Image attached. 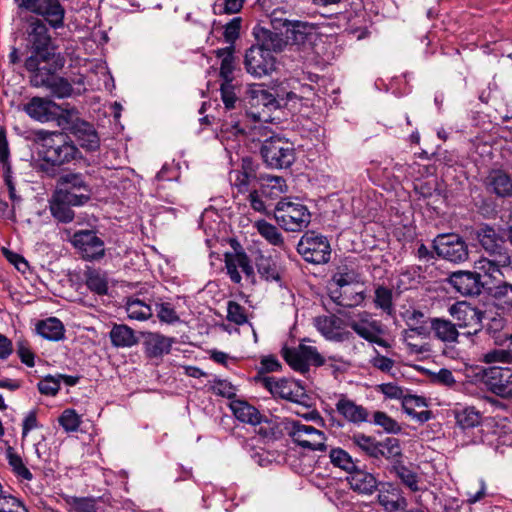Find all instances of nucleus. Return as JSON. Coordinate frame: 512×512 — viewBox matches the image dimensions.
Here are the masks:
<instances>
[{"mask_svg":"<svg viewBox=\"0 0 512 512\" xmlns=\"http://www.w3.org/2000/svg\"><path fill=\"white\" fill-rule=\"evenodd\" d=\"M69 512H105L100 500L90 497H70L67 499Z\"/></svg>","mask_w":512,"mask_h":512,"instance_id":"nucleus-44","label":"nucleus"},{"mask_svg":"<svg viewBox=\"0 0 512 512\" xmlns=\"http://www.w3.org/2000/svg\"><path fill=\"white\" fill-rule=\"evenodd\" d=\"M297 252L305 261L313 264H324L329 262L331 247L327 237L307 231L300 238L297 244Z\"/></svg>","mask_w":512,"mask_h":512,"instance_id":"nucleus-4","label":"nucleus"},{"mask_svg":"<svg viewBox=\"0 0 512 512\" xmlns=\"http://www.w3.org/2000/svg\"><path fill=\"white\" fill-rule=\"evenodd\" d=\"M229 407L234 416L243 423L255 426L262 422L263 416L258 409L245 400H232Z\"/></svg>","mask_w":512,"mask_h":512,"instance_id":"nucleus-26","label":"nucleus"},{"mask_svg":"<svg viewBox=\"0 0 512 512\" xmlns=\"http://www.w3.org/2000/svg\"><path fill=\"white\" fill-rule=\"evenodd\" d=\"M6 458L16 477L26 481H31L33 479L32 473L24 464L21 456L17 454L12 447L7 448Z\"/></svg>","mask_w":512,"mask_h":512,"instance_id":"nucleus-46","label":"nucleus"},{"mask_svg":"<svg viewBox=\"0 0 512 512\" xmlns=\"http://www.w3.org/2000/svg\"><path fill=\"white\" fill-rule=\"evenodd\" d=\"M54 121L61 129L72 133L84 120L80 118L77 109L63 108L59 105L57 118Z\"/></svg>","mask_w":512,"mask_h":512,"instance_id":"nucleus-40","label":"nucleus"},{"mask_svg":"<svg viewBox=\"0 0 512 512\" xmlns=\"http://www.w3.org/2000/svg\"><path fill=\"white\" fill-rule=\"evenodd\" d=\"M85 282L89 290L98 295H105L108 291V281L104 273L99 270H88Z\"/></svg>","mask_w":512,"mask_h":512,"instance_id":"nucleus-47","label":"nucleus"},{"mask_svg":"<svg viewBox=\"0 0 512 512\" xmlns=\"http://www.w3.org/2000/svg\"><path fill=\"white\" fill-rule=\"evenodd\" d=\"M352 490L361 494H372L378 488L376 477L369 472L355 468L347 477Z\"/></svg>","mask_w":512,"mask_h":512,"instance_id":"nucleus-24","label":"nucleus"},{"mask_svg":"<svg viewBox=\"0 0 512 512\" xmlns=\"http://www.w3.org/2000/svg\"><path fill=\"white\" fill-rule=\"evenodd\" d=\"M258 273L266 281H280V273L273 259L260 256L256 262Z\"/></svg>","mask_w":512,"mask_h":512,"instance_id":"nucleus-50","label":"nucleus"},{"mask_svg":"<svg viewBox=\"0 0 512 512\" xmlns=\"http://www.w3.org/2000/svg\"><path fill=\"white\" fill-rule=\"evenodd\" d=\"M58 421L66 432L77 431L81 424L79 415L72 409L64 410Z\"/></svg>","mask_w":512,"mask_h":512,"instance_id":"nucleus-58","label":"nucleus"},{"mask_svg":"<svg viewBox=\"0 0 512 512\" xmlns=\"http://www.w3.org/2000/svg\"><path fill=\"white\" fill-rule=\"evenodd\" d=\"M336 411L345 420L353 424H360L368 421V410L362 405L356 404L353 400L341 395L336 403Z\"/></svg>","mask_w":512,"mask_h":512,"instance_id":"nucleus-23","label":"nucleus"},{"mask_svg":"<svg viewBox=\"0 0 512 512\" xmlns=\"http://www.w3.org/2000/svg\"><path fill=\"white\" fill-rule=\"evenodd\" d=\"M329 457L331 463L344 471L351 473L357 466L352 457L341 448H334L330 451Z\"/></svg>","mask_w":512,"mask_h":512,"instance_id":"nucleus-53","label":"nucleus"},{"mask_svg":"<svg viewBox=\"0 0 512 512\" xmlns=\"http://www.w3.org/2000/svg\"><path fill=\"white\" fill-rule=\"evenodd\" d=\"M173 339L160 333H148L144 340V351L149 358H160L171 350Z\"/></svg>","mask_w":512,"mask_h":512,"instance_id":"nucleus-25","label":"nucleus"},{"mask_svg":"<svg viewBox=\"0 0 512 512\" xmlns=\"http://www.w3.org/2000/svg\"><path fill=\"white\" fill-rule=\"evenodd\" d=\"M401 401L404 412L411 416L413 419H416L420 423H424L430 420L431 411L424 410L421 412H416V408L427 406L425 398L416 395L404 394Z\"/></svg>","mask_w":512,"mask_h":512,"instance_id":"nucleus-32","label":"nucleus"},{"mask_svg":"<svg viewBox=\"0 0 512 512\" xmlns=\"http://www.w3.org/2000/svg\"><path fill=\"white\" fill-rule=\"evenodd\" d=\"M217 56L222 58L221 66H220V76L224 79L223 84L231 83L233 80V72H234V56L231 47L219 49L217 51Z\"/></svg>","mask_w":512,"mask_h":512,"instance_id":"nucleus-48","label":"nucleus"},{"mask_svg":"<svg viewBox=\"0 0 512 512\" xmlns=\"http://www.w3.org/2000/svg\"><path fill=\"white\" fill-rule=\"evenodd\" d=\"M211 390L214 394L228 399L236 396V387L227 380L215 379L211 385Z\"/></svg>","mask_w":512,"mask_h":512,"instance_id":"nucleus-61","label":"nucleus"},{"mask_svg":"<svg viewBox=\"0 0 512 512\" xmlns=\"http://www.w3.org/2000/svg\"><path fill=\"white\" fill-rule=\"evenodd\" d=\"M244 66L248 74L255 78H262L276 69V58L268 49L253 45L246 50Z\"/></svg>","mask_w":512,"mask_h":512,"instance_id":"nucleus-8","label":"nucleus"},{"mask_svg":"<svg viewBox=\"0 0 512 512\" xmlns=\"http://www.w3.org/2000/svg\"><path fill=\"white\" fill-rule=\"evenodd\" d=\"M250 110L245 113L225 115L221 124V133L226 137L250 136L255 140L258 136H266L265 123L273 121L271 112L279 107V102L272 93L260 86L249 92Z\"/></svg>","mask_w":512,"mask_h":512,"instance_id":"nucleus-1","label":"nucleus"},{"mask_svg":"<svg viewBox=\"0 0 512 512\" xmlns=\"http://www.w3.org/2000/svg\"><path fill=\"white\" fill-rule=\"evenodd\" d=\"M30 82L34 87H46L59 99L68 98L73 93L72 84L65 78L54 75L51 71L32 75Z\"/></svg>","mask_w":512,"mask_h":512,"instance_id":"nucleus-13","label":"nucleus"},{"mask_svg":"<svg viewBox=\"0 0 512 512\" xmlns=\"http://www.w3.org/2000/svg\"><path fill=\"white\" fill-rule=\"evenodd\" d=\"M433 244L438 256L450 262L461 263L468 259L467 245L457 234L438 235Z\"/></svg>","mask_w":512,"mask_h":512,"instance_id":"nucleus-10","label":"nucleus"},{"mask_svg":"<svg viewBox=\"0 0 512 512\" xmlns=\"http://www.w3.org/2000/svg\"><path fill=\"white\" fill-rule=\"evenodd\" d=\"M449 313L457 320V326L460 328L479 326L483 319V313L466 302H457L451 305Z\"/></svg>","mask_w":512,"mask_h":512,"instance_id":"nucleus-22","label":"nucleus"},{"mask_svg":"<svg viewBox=\"0 0 512 512\" xmlns=\"http://www.w3.org/2000/svg\"><path fill=\"white\" fill-rule=\"evenodd\" d=\"M261 155L271 168H287L295 160V149L292 142L279 137H271L264 141Z\"/></svg>","mask_w":512,"mask_h":512,"instance_id":"nucleus-5","label":"nucleus"},{"mask_svg":"<svg viewBox=\"0 0 512 512\" xmlns=\"http://www.w3.org/2000/svg\"><path fill=\"white\" fill-rule=\"evenodd\" d=\"M271 26L272 29L279 30L281 33L285 32L288 44L296 46L310 42L316 30L314 24L276 17L275 14L271 17Z\"/></svg>","mask_w":512,"mask_h":512,"instance_id":"nucleus-7","label":"nucleus"},{"mask_svg":"<svg viewBox=\"0 0 512 512\" xmlns=\"http://www.w3.org/2000/svg\"><path fill=\"white\" fill-rule=\"evenodd\" d=\"M331 298L340 306L354 307L363 303L365 300V293L364 291H357L354 289L352 291H348V289L343 291L336 289L331 292Z\"/></svg>","mask_w":512,"mask_h":512,"instance_id":"nucleus-42","label":"nucleus"},{"mask_svg":"<svg viewBox=\"0 0 512 512\" xmlns=\"http://www.w3.org/2000/svg\"><path fill=\"white\" fill-rule=\"evenodd\" d=\"M29 42L34 52L42 56L43 61H49L53 57L51 37L48 34L46 25L39 19L30 24Z\"/></svg>","mask_w":512,"mask_h":512,"instance_id":"nucleus-14","label":"nucleus"},{"mask_svg":"<svg viewBox=\"0 0 512 512\" xmlns=\"http://www.w3.org/2000/svg\"><path fill=\"white\" fill-rule=\"evenodd\" d=\"M378 502L386 512L405 510L408 505L402 490L391 483H385L379 489Z\"/></svg>","mask_w":512,"mask_h":512,"instance_id":"nucleus-20","label":"nucleus"},{"mask_svg":"<svg viewBox=\"0 0 512 512\" xmlns=\"http://www.w3.org/2000/svg\"><path fill=\"white\" fill-rule=\"evenodd\" d=\"M392 471L412 492H417L420 490V477L417 472V467L413 466L412 464L406 465L402 461L397 460L393 463Z\"/></svg>","mask_w":512,"mask_h":512,"instance_id":"nucleus-31","label":"nucleus"},{"mask_svg":"<svg viewBox=\"0 0 512 512\" xmlns=\"http://www.w3.org/2000/svg\"><path fill=\"white\" fill-rule=\"evenodd\" d=\"M36 137L40 145V154L52 165L69 163L79 155L76 145L62 132L39 130Z\"/></svg>","mask_w":512,"mask_h":512,"instance_id":"nucleus-2","label":"nucleus"},{"mask_svg":"<svg viewBox=\"0 0 512 512\" xmlns=\"http://www.w3.org/2000/svg\"><path fill=\"white\" fill-rule=\"evenodd\" d=\"M62 180L67 185L66 189L90 194V189L82 175L70 173L63 176Z\"/></svg>","mask_w":512,"mask_h":512,"instance_id":"nucleus-60","label":"nucleus"},{"mask_svg":"<svg viewBox=\"0 0 512 512\" xmlns=\"http://www.w3.org/2000/svg\"><path fill=\"white\" fill-rule=\"evenodd\" d=\"M477 237L481 247L488 255L497 256L504 254V256H511L509 250L505 246V240L500 236L496 230L490 226L481 228Z\"/></svg>","mask_w":512,"mask_h":512,"instance_id":"nucleus-21","label":"nucleus"},{"mask_svg":"<svg viewBox=\"0 0 512 512\" xmlns=\"http://www.w3.org/2000/svg\"><path fill=\"white\" fill-rule=\"evenodd\" d=\"M371 422L376 426L382 427L389 434H399L402 430L401 425L383 411L374 412Z\"/></svg>","mask_w":512,"mask_h":512,"instance_id":"nucleus-54","label":"nucleus"},{"mask_svg":"<svg viewBox=\"0 0 512 512\" xmlns=\"http://www.w3.org/2000/svg\"><path fill=\"white\" fill-rule=\"evenodd\" d=\"M225 267L231 281L236 284L240 283L242 279L241 274L239 273V269H241L247 278L254 276V269L251 265L250 259L243 251L226 253Z\"/></svg>","mask_w":512,"mask_h":512,"instance_id":"nucleus-18","label":"nucleus"},{"mask_svg":"<svg viewBox=\"0 0 512 512\" xmlns=\"http://www.w3.org/2000/svg\"><path fill=\"white\" fill-rule=\"evenodd\" d=\"M511 264V256L488 255V257H480L475 261V269L483 272L485 275L494 277L495 273H500L501 268L508 267Z\"/></svg>","mask_w":512,"mask_h":512,"instance_id":"nucleus-28","label":"nucleus"},{"mask_svg":"<svg viewBox=\"0 0 512 512\" xmlns=\"http://www.w3.org/2000/svg\"><path fill=\"white\" fill-rule=\"evenodd\" d=\"M378 449V458L384 457L395 462L402 455L400 441L397 438L388 437L378 441Z\"/></svg>","mask_w":512,"mask_h":512,"instance_id":"nucleus-49","label":"nucleus"},{"mask_svg":"<svg viewBox=\"0 0 512 512\" xmlns=\"http://www.w3.org/2000/svg\"><path fill=\"white\" fill-rule=\"evenodd\" d=\"M125 309L131 320L145 321L153 314L151 306L137 297L127 298Z\"/></svg>","mask_w":512,"mask_h":512,"instance_id":"nucleus-39","label":"nucleus"},{"mask_svg":"<svg viewBox=\"0 0 512 512\" xmlns=\"http://www.w3.org/2000/svg\"><path fill=\"white\" fill-rule=\"evenodd\" d=\"M257 382L266 388L274 397L299 402L303 396V388L296 381L285 378L277 379L272 376H259Z\"/></svg>","mask_w":512,"mask_h":512,"instance_id":"nucleus-11","label":"nucleus"},{"mask_svg":"<svg viewBox=\"0 0 512 512\" xmlns=\"http://www.w3.org/2000/svg\"><path fill=\"white\" fill-rule=\"evenodd\" d=\"M480 361L485 364H512V350L494 348L481 356Z\"/></svg>","mask_w":512,"mask_h":512,"instance_id":"nucleus-51","label":"nucleus"},{"mask_svg":"<svg viewBox=\"0 0 512 512\" xmlns=\"http://www.w3.org/2000/svg\"><path fill=\"white\" fill-rule=\"evenodd\" d=\"M50 209L52 215L61 222L67 223L74 218V211L71 209V206L63 203L56 197L51 202Z\"/></svg>","mask_w":512,"mask_h":512,"instance_id":"nucleus-56","label":"nucleus"},{"mask_svg":"<svg viewBox=\"0 0 512 512\" xmlns=\"http://www.w3.org/2000/svg\"><path fill=\"white\" fill-rule=\"evenodd\" d=\"M488 189L499 197L512 195V180L502 171H494L488 177Z\"/></svg>","mask_w":512,"mask_h":512,"instance_id":"nucleus-37","label":"nucleus"},{"mask_svg":"<svg viewBox=\"0 0 512 512\" xmlns=\"http://www.w3.org/2000/svg\"><path fill=\"white\" fill-rule=\"evenodd\" d=\"M285 430L293 442L312 451H325L326 436L324 432L311 425L302 424L300 421H290L286 424Z\"/></svg>","mask_w":512,"mask_h":512,"instance_id":"nucleus-6","label":"nucleus"},{"mask_svg":"<svg viewBox=\"0 0 512 512\" xmlns=\"http://www.w3.org/2000/svg\"><path fill=\"white\" fill-rule=\"evenodd\" d=\"M506 325V318L496 314L489 318L485 325H482V329L493 339L495 345L503 346L509 341V334L504 333Z\"/></svg>","mask_w":512,"mask_h":512,"instance_id":"nucleus-33","label":"nucleus"},{"mask_svg":"<svg viewBox=\"0 0 512 512\" xmlns=\"http://www.w3.org/2000/svg\"><path fill=\"white\" fill-rule=\"evenodd\" d=\"M24 111L30 118L41 123L52 122L57 118L59 105L47 98L33 97L25 104Z\"/></svg>","mask_w":512,"mask_h":512,"instance_id":"nucleus-16","label":"nucleus"},{"mask_svg":"<svg viewBox=\"0 0 512 512\" xmlns=\"http://www.w3.org/2000/svg\"><path fill=\"white\" fill-rule=\"evenodd\" d=\"M350 441L368 456L378 459V441L374 437L358 432L350 437Z\"/></svg>","mask_w":512,"mask_h":512,"instance_id":"nucleus-45","label":"nucleus"},{"mask_svg":"<svg viewBox=\"0 0 512 512\" xmlns=\"http://www.w3.org/2000/svg\"><path fill=\"white\" fill-rule=\"evenodd\" d=\"M0 512H28L26 507L13 496H0Z\"/></svg>","mask_w":512,"mask_h":512,"instance_id":"nucleus-64","label":"nucleus"},{"mask_svg":"<svg viewBox=\"0 0 512 512\" xmlns=\"http://www.w3.org/2000/svg\"><path fill=\"white\" fill-rule=\"evenodd\" d=\"M71 243L83 259L98 260L105 255L104 241L95 230L83 229L76 231L71 237Z\"/></svg>","mask_w":512,"mask_h":512,"instance_id":"nucleus-9","label":"nucleus"},{"mask_svg":"<svg viewBox=\"0 0 512 512\" xmlns=\"http://www.w3.org/2000/svg\"><path fill=\"white\" fill-rule=\"evenodd\" d=\"M316 329L327 340L343 342L349 338L350 333L343 331V321L336 315H323L314 319Z\"/></svg>","mask_w":512,"mask_h":512,"instance_id":"nucleus-17","label":"nucleus"},{"mask_svg":"<svg viewBox=\"0 0 512 512\" xmlns=\"http://www.w3.org/2000/svg\"><path fill=\"white\" fill-rule=\"evenodd\" d=\"M71 134L75 136L82 148L88 151H95L99 148V136L93 125L87 121L80 123V125Z\"/></svg>","mask_w":512,"mask_h":512,"instance_id":"nucleus-29","label":"nucleus"},{"mask_svg":"<svg viewBox=\"0 0 512 512\" xmlns=\"http://www.w3.org/2000/svg\"><path fill=\"white\" fill-rule=\"evenodd\" d=\"M457 423L464 429L480 425L481 413L474 407H465L456 414Z\"/></svg>","mask_w":512,"mask_h":512,"instance_id":"nucleus-52","label":"nucleus"},{"mask_svg":"<svg viewBox=\"0 0 512 512\" xmlns=\"http://www.w3.org/2000/svg\"><path fill=\"white\" fill-rule=\"evenodd\" d=\"M374 305L386 315L393 316L395 314V306L392 289L383 285L377 286L374 292Z\"/></svg>","mask_w":512,"mask_h":512,"instance_id":"nucleus-41","label":"nucleus"},{"mask_svg":"<svg viewBox=\"0 0 512 512\" xmlns=\"http://www.w3.org/2000/svg\"><path fill=\"white\" fill-rule=\"evenodd\" d=\"M36 330L43 338L52 341L61 340L65 332L62 322L55 317L40 321L36 326Z\"/></svg>","mask_w":512,"mask_h":512,"instance_id":"nucleus-38","label":"nucleus"},{"mask_svg":"<svg viewBox=\"0 0 512 512\" xmlns=\"http://www.w3.org/2000/svg\"><path fill=\"white\" fill-rule=\"evenodd\" d=\"M447 282L461 295L474 296L479 295L482 289L480 275L471 271H455L452 272Z\"/></svg>","mask_w":512,"mask_h":512,"instance_id":"nucleus-15","label":"nucleus"},{"mask_svg":"<svg viewBox=\"0 0 512 512\" xmlns=\"http://www.w3.org/2000/svg\"><path fill=\"white\" fill-rule=\"evenodd\" d=\"M430 327L436 339L444 343H456L460 336L457 326L449 320L432 318Z\"/></svg>","mask_w":512,"mask_h":512,"instance_id":"nucleus-27","label":"nucleus"},{"mask_svg":"<svg viewBox=\"0 0 512 512\" xmlns=\"http://www.w3.org/2000/svg\"><path fill=\"white\" fill-rule=\"evenodd\" d=\"M258 233L271 245L284 247V238L279 229L266 220H258L254 223Z\"/></svg>","mask_w":512,"mask_h":512,"instance_id":"nucleus-43","label":"nucleus"},{"mask_svg":"<svg viewBox=\"0 0 512 512\" xmlns=\"http://www.w3.org/2000/svg\"><path fill=\"white\" fill-rule=\"evenodd\" d=\"M38 14L42 15L54 29L64 25L65 9L59 0H45Z\"/></svg>","mask_w":512,"mask_h":512,"instance_id":"nucleus-36","label":"nucleus"},{"mask_svg":"<svg viewBox=\"0 0 512 512\" xmlns=\"http://www.w3.org/2000/svg\"><path fill=\"white\" fill-rule=\"evenodd\" d=\"M484 377L491 391L498 396H506L512 384V371L510 368L492 366L483 370Z\"/></svg>","mask_w":512,"mask_h":512,"instance_id":"nucleus-19","label":"nucleus"},{"mask_svg":"<svg viewBox=\"0 0 512 512\" xmlns=\"http://www.w3.org/2000/svg\"><path fill=\"white\" fill-rule=\"evenodd\" d=\"M55 197L69 206H80L89 200L90 194L74 190L61 189L55 195Z\"/></svg>","mask_w":512,"mask_h":512,"instance_id":"nucleus-55","label":"nucleus"},{"mask_svg":"<svg viewBox=\"0 0 512 512\" xmlns=\"http://www.w3.org/2000/svg\"><path fill=\"white\" fill-rule=\"evenodd\" d=\"M302 355L303 360L309 367V364H314L316 366H321L324 364L323 357L318 353L316 347L308 346V345H299L297 348Z\"/></svg>","mask_w":512,"mask_h":512,"instance_id":"nucleus-62","label":"nucleus"},{"mask_svg":"<svg viewBox=\"0 0 512 512\" xmlns=\"http://www.w3.org/2000/svg\"><path fill=\"white\" fill-rule=\"evenodd\" d=\"M258 40L261 42L259 44L260 47H264V49H268L270 52H281L288 45V40L286 38L285 32H280L279 30H265L261 31V34L257 36Z\"/></svg>","mask_w":512,"mask_h":512,"instance_id":"nucleus-35","label":"nucleus"},{"mask_svg":"<svg viewBox=\"0 0 512 512\" xmlns=\"http://www.w3.org/2000/svg\"><path fill=\"white\" fill-rule=\"evenodd\" d=\"M347 326L367 342L375 334H384V326L368 311L354 313L347 318Z\"/></svg>","mask_w":512,"mask_h":512,"instance_id":"nucleus-12","label":"nucleus"},{"mask_svg":"<svg viewBox=\"0 0 512 512\" xmlns=\"http://www.w3.org/2000/svg\"><path fill=\"white\" fill-rule=\"evenodd\" d=\"M109 337L112 345L117 348L132 347L138 342L134 330L124 324H115L110 330Z\"/></svg>","mask_w":512,"mask_h":512,"instance_id":"nucleus-34","label":"nucleus"},{"mask_svg":"<svg viewBox=\"0 0 512 512\" xmlns=\"http://www.w3.org/2000/svg\"><path fill=\"white\" fill-rule=\"evenodd\" d=\"M283 357L294 370L300 372H306L308 370V366L298 349H284Z\"/></svg>","mask_w":512,"mask_h":512,"instance_id":"nucleus-59","label":"nucleus"},{"mask_svg":"<svg viewBox=\"0 0 512 512\" xmlns=\"http://www.w3.org/2000/svg\"><path fill=\"white\" fill-rule=\"evenodd\" d=\"M274 218L285 231L299 232L310 224L311 213L304 204L284 198L277 203Z\"/></svg>","mask_w":512,"mask_h":512,"instance_id":"nucleus-3","label":"nucleus"},{"mask_svg":"<svg viewBox=\"0 0 512 512\" xmlns=\"http://www.w3.org/2000/svg\"><path fill=\"white\" fill-rule=\"evenodd\" d=\"M227 320L239 326L249 323L246 309L235 301L227 303Z\"/></svg>","mask_w":512,"mask_h":512,"instance_id":"nucleus-57","label":"nucleus"},{"mask_svg":"<svg viewBox=\"0 0 512 512\" xmlns=\"http://www.w3.org/2000/svg\"><path fill=\"white\" fill-rule=\"evenodd\" d=\"M259 190L265 198L275 199L287 192L288 187L284 178L273 175H261Z\"/></svg>","mask_w":512,"mask_h":512,"instance_id":"nucleus-30","label":"nucleus"},{"mask_svg":"<svg viewBox=\"0 0 512 512\" xmlns=\"http://www.w3.org/2000/svg\"><path fill=\"white\" fill-rule=\"evenodd\" d=\"M376 391L387 399L402 400L405 390L395 383H382L376 386Z\"/></svg>","mask_w":512,"mask_h":512,"instance_id":"nucleus-63","label":"nucleus"}]
</instances>
